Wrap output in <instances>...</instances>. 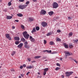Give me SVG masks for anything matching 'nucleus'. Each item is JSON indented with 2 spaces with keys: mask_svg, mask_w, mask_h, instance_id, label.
Returning a JSON list of instances; mask_svg holds the SVG:
<instances>
[{
  "mask_svg": "<svg viewBox=\"0 0 78 78\" xmlns=\"http://www.w3.org/2000/svg\"><path fill=\"white\" fill-rule=\"evenodd\" d=\"M10 33L12 34H14V33L12 32H11Z\"/></svg>",
  "mask_w": 78,
  "mask_h": 78,
  "instance_id": "60",
  "label": "nucleus"
},
{
  "mask_svg": "<svg viewBox=\"0 0 78 78\" xmlns=\"http://www.w3.org/2000/svg\"><path fill=\"white\" fill-rule=\"evenodd\" d=\"M20 69H23V66H21L20 67Z\"/></svg>",
  "mask_w": 78,
  "mask_h": 78,
  "instance_id": "49",
  "label": "nucleus"
},
{
  "mask_svg": "<svg viewBox=\"0 0 78 78\" xmlns=\"http://www.w3.org/2000/svg\"><path fill=\"white\" fill-rule=\"evenodd\" d=\"M24 44L25 45H27V44H28V42H27V41H25L24 42Z\"/></svg>",
  "mask_w": 78,
  "mask_h": 78,
  "instance_id": "38",
  "label": "nucleus"
},
{
  "mask_svg": "<svg viewBox=\"0 0 78 78\" xmlns=\"http://www.w3.org/2000/svg\"><path fill=\"white\" fill-rule=\"evenodd\" d=\"M23 67H26V65L25 64H23Z\"/></svg>",
  "mask_w": 78,
  "mask_h": 78,
  "instance_id": "48",
  "label": "nucleus"
},
{
  "mask_svg": "<svg viewBox=\"0 0 78 78\" xmlns=\"http://www.w3.org/2000/svg\"><path fill=\"white\" fill-rule=\"evenodd\" d=\"M16 54V51H13L12 53L11 54V55L12 56H14V55Z\"/></svg>",
  "mask_w": 78,
  "mask_h": 78,
  "instance_id": "25",
  "label": "nucleus"
},
{
  "mask_svg": "<svg viewBox=\"0 0 78 78\" xmlns=\"http://www.w3.org/2000/svg\"><path fill=\"white\" fill-rule=\"evenodd\" d=\"M24 47L25 48H28L29 49V48H30V46H28V45H25Z\"/></svg>",
  "mask_w": 78,
  "mask_h": 78,
  "instance_id": "21",
  "label": "nucleus"
},
{
  "mask_svg": "<svg viewBox=\"0 0 78 78\" xmlns=\"http://www.w3.org/2000/svg\"><path fill=\"white\" fill-rule=\"evenodd\" d=\"M74 61L75 62H76V64H78V61L76 60L75 59Z\"/></svg>",
  "mask_w": 78,
  "mask_h": 78,
  "instance_id": "42",
  "label": "nucleus"
},
{
  "mask_svg": "<svg viewBox=\"0 0 78 78\" xmlns=\"http://www.w3.org/2000/svg\"><path fill=\"white\" fill-rule=\"evenodd\" d=\"M23 43H22L18 45V47L19 48L21 49L22 47V46L23 45Z\"/></svg>",
  "mask_w": 78,
  "mask_h": 78,
  "instance_id": "8",
  "label": "nucleus"
},
{
  "mask_svg": "<svg viewBox=\"0 0 78 78\" xmlns=\"http://www.w3.org/2000/svg\"><path fill=\"white\" fill-rule=\"evenodd\" d=\"M29 19V22H33V20H34V18H29L28 19Z\"/></svg>",
  "mask_w": 78,
  "mask_h": 78,
  "instance_id": "11",
  "label": "nucleus"
},
{
  "mask_svg": "<svg viewBox=\"0 0 78 78\" xmlns=\"http://www.w3.org/2000/svg\"><path fill=\"white\" fill-rule=\"evenodd\" d=\"M19 1L20 2H23L24 0H19Z\"/></svg>",
  "mask_w": 78,
  "mask_h": 78,
  "instance_id": "44",
  "label": "nucleus"
},
{
  "mask_svg": "<svg viewBox=\"0 0 78 78\" xmlns=\"http://www.w3.org/2000/svg\"><path fill=\"white\" fill-rule=\"evenodd\" d=\"M41 24L43 27H47L48 25L47 23L45 22H42Z\"/></svg>",
  "mask_w": 78,
  "mask_h": 78,
  "instance_id": "5",
  "label": "nucleus"
},
{
  "mask_svg": "<svg viewBox=\"0 0 78 78\" xmlns=\"http://www.w3.org/2000/svg\"><path fill=\"white\" fill-rule=\"evenodd\" d=\"M35 29L37 31H39L40 28H39V27L37 26L36 27Z\"/></svg>",
  "mask_w": 78,
  "mask_h": 78,
  "instance_id": "23",
  "label": "nucleus"
},
{
  "mask_svg": "<svg viewBox=\"0 0 78 78\" xmlns=\"http://www.w3.org/2000/svg\"><path fill=\"white\" fill-rule=\"evenodd\" d=\"M59 69H60V68H59L58 67H57L56 68L55 70H59Z\"/></svg>",
  "mask_w": 78,
  "mask_h": 78,
  "instance_id": "30",
  "label": "nucleus"
},
{
  "mask_svg": "<svg viewBox=\"0 0 78 78\" xmlns=\"http://www.w3.org/2000/svg\"><path fill=\"white\" fill-rule=\"evenodd\" d=\"M57 32L58 33H60L61 32V30H57Z\"/></svg>",
  "mask_w": 78,
  "mask_h": 78,
  "instance_id": "43",
  "label": "nucleus"
},
{
  "mask_svg": "<svg viewBox=\"0 0 78 78\" xmlns=\"http://www.w3.org/2000/svg\"><path fill=\"white\" fill-rule=\"evenodd\" d=\"M51 34V32H49L46 34V36H50Z\"/></svg>",
  "mask_w": 78,
  "mask_h": 78,
  "instance_id": "20",
  "label": "nucleus"
},
{
  "mask_svg": "<svg viewBox=\"0 0 78 78\" xmlns=\"http://www.w3.org/2000/svg\"><path fill=\"white\" fill-rule=\"evenodd\" d=\"M73 35V33L72 32H70L69 34V36H72Z\"/></svg>",
  "mask_w": 78,
  "mask_h": 78,
  "instance_id": "29",
  "label": "nucleus"
},
{
  "mask_svg": "<svg viewBox=\"0 0 78 78\" xmlns=\"http://www.w3.org/2000/svg\"><path fill=\"white\" fill-rule=\"evenodd\" d=\"M12 28H13V29H15V27H14V26H12Z\"/></svg>",
  "mask_w": 78,
  "mask_h": 78,
  "instance_id": "59",
  "label": "nucleus"
},
{
  "mask_svg": "<svg viewBox=\"0 0 78 78\" xmlns=\"http://www.w3.org/2000/svg\"><path fill=\"white\" fill-rule=\"evenodd\" d=\"M58 3L56 2H54L53 4V8H57L58 7Z\"/></svg>",
  "mask_w": 78,
  "mask_h": 78,
  "instance_id": "4",
  "label": "nucleus"
},
{
  "mask_svg": "<svg viewBox=\"0 0 78 78\" xmlns=\"http://www.w3.org/2000/svg\"><path fill=\"white\" fill-rule=\"evenodd\" d=\"M41 56H35L34 57V58L35 59H39V58H41Z\"/></svg>",
  "mask_w": 78,
  "mask_h": 78,
  "instance_id": "22",
  "label": "nucleus"
},
{
  "mask_svg": "<svg viewBox=\"0 0 78 78\" xmlns=\"http://www.w3.org/2000/svg\"><path fill=\"white\" fill-rule=\"evenodd\" d=\"M15 44L16 45H19V41H16L15 42Z\"/></svg>",
  "mask_w": 78,
  "mask_h": 78,
  "instance_id": "26",
  "label": "nucleus"
},
{
  "mask_svg": "<svg viewBox=\"0 0 78 78\" xmlns=\"http://www.w3.org/2000/svg\"><path fill=\"white\" fill-rule=\"evenodd\" d=\"M48 68H46L44 69V71L47 72L48 70Z\"/></svg>",
  "mask_w": 78,
  "mask_h": 78,
  "instance_id": "19",
  "label": "nucleus"
},
{
  "mask_svg": "<svg viewBox=\"0 0 78 78\" xmlns=\"http://www.w3.org/2000/svg\"><path fill=\"white\" fill-rule=\"evenodd\" d=\"M17 16H18V17H21L23 16V15L21 13H19L17 14Z\"/></svg>",
  "mask_w": 78,
  "mask_h": 78,
  "instance_id": "16",
  "label": "nucleus"
},
{
  "mask_svg": "<svg viewBox=\"0 0 78 78\" xmlns=\"http://www.w3.org/2000/svg\"><path fill=\"white\" fill-rule=\"evenodd\" d=\"M33 1L34 2H37V0H33Z\"/></svg>",
  "mask_w": 78,
  "mask_h": 78,
  "instance_id": "55",
  "label": "nucleus"
},
{
  "mask_svg": "<svg viewBox=\"0 0 78 78\" xmlns=\"http://www.w3.org/2000/svg\"><path fill=\"white\" fill-rule=\"evenodd\" d=\"M29 3H30V1H27L26 3V5H27V6L29 4Z\"/></svg>",
  "mask_w": 78,
  "mask_h": 78,
  "instance_id": "36",
  "label": "nucleus"
},
{
  "mask_svg": "<svg viewBox=\"0 0 78 78\" xmlns=\"http://www.w3.org/2000/svg\"><path fill=\"white\" fill-rule=\"evenodd\" d=\"M19 78H22V77H21V76H19Z\"/></svg>",
  "mask_w": 78,
  "mask_h": 78,
  "instance_id": "61",
  "label": "nucleus"
},
{
  "mask_svg": "<svg viewBox=\"0 0 78 78\" xmlns=\"http://www.w3.org/2000/svg\"><path fill=\"white\" fill-rule=\"evenodd\" d=\"M7 39H9V40H11L12 39L11 37H9Z\"/></svg>",
  "mask_w": 78,
  "mask_h": 78,
  "instance_id": "45",
  "label": "nucleus"
},
{
  "mask_svg": "<svg viewBox=\"0 0 78 78\" xmlns=\"http://www.w3.org/2000/svg\"><path fill=\"white\" fill-rule=\"evenodd\" d=\"M46 14V11L44 9H42L41 10L40 12V14L41 15H45Z\"/></svg>",
  "mask_w": 78,
  "mask_h": 78,
  "instance_id": "6",
  "label": "nucleus"
},
{
  "mask_svg": "<svg viewBox=\"0 0 78 78\" xmlns=\"http://www.w3.org/2000/svg\"><path fill=\"white\" fill-rule=\"evenodd\" d=\"M48 14L49 16H52L53 14V11H51L48 12Z\"/></svg>",
  "mask_w": 78,
  "mask_h": 78,
  "instance_id": "13",
  "label": "nucleus"
},
{
  "mask_svg": "<svg viewBox=\"0 0 78 78\" xmlns=\"http://www.w3.org/2000/svg\"><path fill=\"white\" fill-rule=\"evenodd\" d=\"M49 44L51 45H54V44H55V43L53 41H50L49 42Z\"/></svg>",
  "mask_w": 78,
  "mask_h": 78,
  "instance_id": "18",
  "label": "nucleus"
},
{
  "mask_svg": "<svg viewBox=\"0 0 78 78\" xmlns=\"http://www.w3.org/2000/svg\"><path fill=\"white\" fill-rule=\"evenodd\" d=\"M27 60H28V61L30 62L31 61V59L30 58H28L27 59Z\"/></svg>",
  "mask_w": 78,
  "mask_h": 78,
  "instance_id": "50",
  "label": "nucleus"
},
{
  "mask_svg": "<svg viewBox=\"0 0 78 78\" xmlns=\"http://www.w3.org/2000/svg\"><path fill=\"white\" fill-rule=\"evenodd\" d=\"M60 60H62V58H60Z\"/></svg>",
  "mask_w": 78,
  "mask_h": 78,
  "instance_id": "64",
  "label": "nucleus"
},
{
  "mask_svg": "<svg viewBox=\"0 0 78 78\" xmlns=\"http://www.w3.org/2000/svg\"><path fill=\"white\" fill-rule=\"evenodd\" d=\"M23 36L26 39H28L30 37V35L28 34L27 31H25L23 33Z\"/></svg>",
  "mask_w": 78,
  "mask_h": 78,
  "instance_id": "1",
  "label": "nucleus"
},
{
  "mask_svg": "<svg viewBox=\"0 0 78 78\" xmlns=\"http://www.w3.org/2000/svg\"><path fill=\"white\" fill-rule=\"evenodd\" d=\"M64 47H65V48H68V45L67 44H65L64 45Z\"/></svg>",
  "mask_w": 78,
  "mask_h": 78,
  "instance_id": "28",
  "label": "nucleus"
},
{
  "mask_svg": "<svg viewBox=\"0 0 78 78\" xmlns=\"http://www.w3.org/2000/svg\"><path fill=\"white\" fill-rule=\"evenodd\" d=\"M46 73H47V72L44 71V72H43V75H44V76L45 75H46Z\"/></svg>",
  "mask_w": 78,
  "mask_h": 78,
  "instance_id": "40",
  "label": "nucleus"
},
{
  "mask_svg": "<svg viewBox=\"0 0 78 78\" xmlns=\"http://www.w3.org/2000/svg\"><path fill=\"white\" fill-rule=\"evenodd\" d=\"M46 51H47V50H44L43 51L44 52H46Z\"/></svg>",
  "mask_w": 78,
  "mask_h": 78,
  "instance_id": "58",
  "label": "nucleus"
},
{
  "mask_svg": "<svg viewBox=\"0 0 78 78\" xmlns=\"http://www.w3.org/2000/svg\"><path fill=\"white\" fill-rule=\"evenodd\" d=\"M28 5H20L19 6V8L20 9H25V8H26V7H27Z\"/></svg>",
  "mask_w": 78,
  "mask_h": 78,
  "instance_id": "2",
  "label": "nucleus"
},
{
  "mask_svg": "<svg viewBox=\"0 0 78 78\" xmlns=\"http://www.w3.org/2000/svg\"><path fill=\"white\" fill-rule=\"evenodd\" d=\"M11 71H12V72H14V69H12L11 70Z\"/></svg>",
  "mask_w": 78,
  "mask_h": 78,
  "instance_id": "62",
  "label": "nucleus"
},
{
  "mask_svg": "<svg viewBox=\"0 0 78 78\" xmlns=\"http://www.w3.org/2000/svg\"><path fill=\"white\" fill-rule=\"evenodd\" d=\"M21 27L22 29H24V28H25V26L23 25H21Z\"/></svg>",
  "mask_w": 78,
  "mask_h": 78,
  "instance_id": "27",
  "label": "nucleus"
},
{
  "mask_svg": "<svg viewBox=\"0 0 78 78\" xmlns=\"http://www.w3.org/2000/svg\"><path fill=\"white\" fill-rule=\"evenodd\" d=\"M36 29H35V27H34L33 28L32 31L31 32V33H34V32H36Z\"/></svg>",
  "mask_w": 78,
  "mask_h": 78,
  "instance_id": "14",
  "label": "nucleus"
},
{
  "mask_svg": "<svg viewBox=\"0 0 78 78\" xmlns=\"http://www.w3.org/2000/svg\"><path fill=\"white\" fill-rule=\"evenodd\" d=\"M56 41L57 42H60V41H61V40L59 38H57L56 39Z\"/></svg>",
  "mask_w": 78,
  "mask_h": 78,
  "instance_id": "15",
  "label": "nucleus"
},
{
  "mask_svg": "<svg viewBox=\"0 0 78 78\" xmlns=\"http://www.w3.org/2000/svg\"><path fill=\"white\" fill-rule=\"evenodd\" d=\"M21 41H22V42H25V41H26V40L24 39V38L23 37L21 39Z\"/></svg>",
  "mask_w": 78,
  "mask_h": 78,
  "instance_id": "17",
  "label": "nucleus"
},
{
  "mask_svg": "<svg viewBox=\"0 0 78 78\" xmlns=\"http://www.w3.org/2000/svg\"><path fill=\"white\" fill-rule=\"evenodd\" d=\"M15 22H19V21L18 20H15Z\"/></svg>",
  "mask_w": 78,
  "mask_h": 78,
  "instance_id": "51",
  "label": "nucleus"
},
{
  "mask_svg": "<svg viewBox=\"0 0 78 78\" xmlns=\"http://www.w3.org/2000/svg\"><path fill=\"white\" fill-rule=\"evenodd\" d=\"M56 66H61V65H60V64L58 63H57L56 64Z\"/></svg>",
  "mask_w": 78,
  "mask_h": 78,
  "instance_id": "41",
  "label": "nucleus"
},
{
  "mask_svg": "<svg viewBox=\"0 0 78 78\" xmlns=\"http://www.w3.org/2000/svg\"><path fill=\"white\" fill-rule=\"evenodd\" d=\"M11 2H9L8 3V6H11Z\"/></svg>",
  "mask_w": 78,
  "mask_h": 78,
  "instance_id": "31",
  "label": "nucleus"
},
{
  "mask_svg": "<svg viewBox=\"0 0 78 78\" xmlns=\"http://www.w3.org/2000/svg\"><path fill=\"white\" fill-rule=\"evenodd\" d=\"M30 73V72H27L26 74L27 75H28V74Z\"/></svg>",
  "mask_w": 78,
  "mask_h": 78,
  "instance_id": "52",
  "label": "nucleus"
},
{
  "mask_svg": "<svg viewBox=\"0 0 78 78\" xmlns=\"http://www.w3.org/2000/svg\"><path fill=\"white\" fill-rule=\"evenodd\" d=\"M12 18V16H7L6 17L7 19H8V20L11 19Z\"/></svg>",
  "mask_w": 78,
  "mask_h": 78,
  "instance_id": "12",
  "label": "nucleus"
},
{
  "mask_svg": "<svg viewBox=\"0 0 78 78\" xmlns=\"http://www.w3.org/2000/svg\"><path fill=\"white\" fill-rule=\"evenodd\" d=\"M73 73V72L72 71H71L69 72H66L65 73V74H66V76H67V77H69V76L70 75H71Z\"/></svg>",
  "mask_w": 78,
  "mask_h": 78,
  "instance_id": "3",
  "label": "nucleus"
},
{
  "mask_svg": "<svg viewBox=\"0 0 78 78\" xmlns=\"http://www.w3.org/2000/svg\"><path fill=\"white\" fill-rule=\"evenodd\" d=\"M70 53H69V52H67L66 53L65 55V59H67V56H70Z\"/></svg>",
  "mask_w": 78,
  "mask_h": 78,
  "instance_id": "7",
  "label": "nucleus"
},
{
  "mask_svg": "<svg viewBox=\"0 0 78 78\" xmlns=\"http://www.w3.org/2000/svg\"><path fill=\"white\" fill-rule=\"evenodd\" d=\"M21 76H22V77H23V76H24V75L23 74H21Z\"/></svg>",
  "mask_w": 78,
  "mask_h": 78,
  "instance_id": "53",
  "label": "nucleus"
},
{
  "mask_svg": "<svg viewBox=\"0 0 78 78\" xmlns=\"http://www.w3.org/2000/svg\"><path fill=\"white\" fill-rule=\"evenodd\" d=\"M56 54V52H54L51 53V54Z\"/></svg>",
  "mask_w": 78,
  "mask_h": 78,
  "instance_id": "46",
  "label": "nucleus"
},
{
  "mask_svg": "<svg viewBox=\"0 0 78 78\" xmlns=\"http://www.w3.org/2000/svg\"><path fill=\"white\" fill-rule=\"evenodd\" d=\"M38 78H41V77H42L41 76H38Z\"/></svg>",
  "mask_w": 78,
  "mask_h": 78,
  "instance_id": "54",
  "label": "nucleus"
},
{
  "mask_svg": "<svg viewBox=\"0 0 78 78\" xmlns=\"http://www.w3.org/2000/svg\"><path fill=\"white\" fill-rule=\"evenodd\" d=\"M34 67V66H27L26 67L27 69H32L33 67Z\"/></svg>",
  "mask_w": 78,
  "mask_h": 78,
  "instance_id": "10",
  "label": "nucleus"
},
{
  "mask_svg": "<svg viewBox=\"0 0 78 78\" xmlns=\"http://www.w3.org/2000/svg\"><path fill=\"white\" fill-rule=\"evenodd\" d=\"M35 61H33L32 62H35Z\"/></svg>",
  "mask_w": 78,
  "mask_h": 78,
  "instance_id": "63",
  "label": "nucleus"
},
{
  "mask_svg": "<svg viewBox=\"0 0 78 78\" xmlns=\"http://www.w3.org/2000/svg\"><path fill=\"white\" fill-rule=\"evenodd\" d=\"M30 41L31 42H34V38H32L30 39Z\"/></svg>",
  "mask_w": 78,
  "mask_h": 78,
  "instance_id": "33",
  "label": "nucleus"
},
{
  "mask_svg": "<svg viewBox=\"0 0 78 78\" xmlns=\"http://www.w3.org/2000/svg\"><path fill=\"white\" fill-rule=\"evenodd\" d=\"M47 53H51V50H47Z\"/></svg>",
  "mask_w": 78,
  "mask_h": 78,
  "instance_id": "35",
  "label": "nucleus"
},
{
  "mask_svg": "<svg viewBox=\"0 0 78 78\" xmlns=\"http://www.w3.org/2000/svg\"><path fill=\"white\" fill-rule=\"evenodd\" d=\"M62 76V78H64V75H62L61 76Z\"/></svg>",
  "mask_w": 78,
  "mask_h": 78,
  "instance_id": "56",
  "label": "nucleus"
},
{
  "mask_svg": "<svg viewBox=\"0 0 78 78\" xmlns=\"http://www.w3.org/2000/svg\"><path fill=\"white\" fill-rule=\"evenodd\" d=\"M29 38H30V39H33V37L31 36H30V37H29Z\"/></svg>",
  "mask_w": 78,
  "mask_h": 78,
  "instance_id": "47",
  "label": "nucleus"
},
{
  "mask_svg": "<svg viewBox=\"0 0 78 78\" xmlns=\"http://www.w3.org/2000/svg\"><path fill=\"white\" fill-rule=\"evenodd\" d=\"M72 19V16H69L68 17V19L69 20H70V19Z\"/></svg>",
  "mask_w": 78,
  "mask_h": 78,
  "instance_id": "32",
  "label": "nucleus"
},
{
  "mask_svg": "<svg viewBox=\"0 0 78 78\" xmlns=\"http://www.w3.org/2000/svg\"><path fill=\"white\" fill-rule=\"evenodd\" d=\"M69 58H70V60H72L73 61H74V60L75 59L73 57H70Z\"/></svg>",
  "mask_w": 78,
  "mask_h": 78,
  "instance_id": "34",
  "label": "nucleus"
},
{
  "mask_svg": "<svg viewBox=\"0 0 78 78\" xmlns=\"http://www.w3.org/2000/svg\"><path fill=\"white\" fill-rule=\"evenodd\" d=\"M78 39L74 40V42H75V43H77V42H78Z\"/></svg>",
  "mask_w": 78,
  "mask_h": 78,
  "instance_id": "37",
  "label": "nucleus"
},
{
  "mask_svg": "<svg viewBox=\"0 0 78 78\" xmlns=\"http://www.w3.org/2000/svg\"><path fill=\"white\" fill-rule=\"evenodd\" d=\"M15 41H19L20 38L18 37H14Z\"/></svg>",
  "mask_w": 78,
  "mask_h": 78,
  "instance_id": "9",
  "label": "nucleus"
},
{
  "mask_svg": "<svg viewBox=\"0 0 78 78\" xmlns=\"http://www.w3.org/2000/svg\"><path fill=\"white\" fill-rule=\"evenodd\" d=\"M44 44H47V41L45 40H44Z\"/></svg>",
  "mask_w": 78,
  "mask_h": 78,
  "instance_id": "39",
  "label": "nucleus"
},
{
  "mask_svg": "<svg viewBox=\"0 0 78 78\" xmlns=\"http://www.w3.org/2000/svg\"><path fill=\"white\" fill-rule=\"evenodd\" d=\"M59 19V17H56V19H57V20H58Z\"/></svg>",
  "mask_w": 78,
  "mask_h": 78,
  "instance_id": "57",
  "label": "nucleus"
},
{
  "mask_svg": "<svg viewBox=\"0 0 78 78\" xmlns=\"http://www.w3.org/2000/svg\"><path fill=\"white\" fill-rule=\"evenodd\" d=\"M5 37L8 39L9 37V34H5Z\"/></svg>",
  "mask_w": 78,
  "mask_h": 78,
  "instance_id": "24",
  "label": "nucleus"
}]
</instances>
